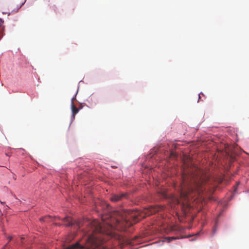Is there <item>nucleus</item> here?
Instances as JSON below:
<instances>
[{"instance_id":"obj_1","label":"nucleus","mask_w":249,"mask_h":249,"mask_svg":"<svg viewBox=\"0 0 249 249\" xmlns=\"http://www.w3.org/2000/svg\"><path fill=\"white\" fill-rule=\"evenodd\" d=\"M210 177L198 171L197 173H192L190 171H184L182 175V182L180 184V200H178L180 203L182 200L184 205L187 203L190 197H193L192 194L195 193L198 195L202 193L209 185Z\"/></svg>"},{"instance_id":"obj_2","label":"nucleus","mask_w":249,"mask_h":249,"mask_svg":"<svg viewBox=\"0 0 249 249\" xmlns=\"http://www.w3.org/2000/svg\"><path fill=\"white\" fill-rule=\"evenodd\" d=\"M146 216L145 213L138 211L123 210L115 212L110 215L103 216L104 225H107L108 230H123Z\"/></svg>"},{"instance_id":"obj_3","label":"nucleus","mask_w":249,"mask_h":249,"mask_svg":"<svg viewBox=\"0 0 249 249\" xmlns=\"http://www.w3.org/2000/svg\"><path fill=\"white\" fill-rule=\"evenodd\" d=\"M90 229L92 233H101L104 232V229L100 223L97 220H94L90 223Z\"/></svg>"},{"instance_id":"obj_4","label":"nucleus","mask_w":249,"mask_h":249,"mask_svg":"<svg viewBox=\"0 0 249 249\" xmlns=\"http://www.w3.org/2000/svg\"><path fill=\"white\" fill-rule=\"evenodd\" d=\"M126 196V194H113L111 196L110 199L112 202H116L122 200L123 198H125Z\"/></svg>"},{"instance_id":"obj_5","label":"nucleus","mask_w":249,"mask_h":249,"mask_svg":"<svg viewBox=\"0 0 249 249\" xmlns=\"http://www.w3.org/2000/svg\"><path fill=\"white\" fill-rule=\"evenodd\" d=\"M64 249H92L89 248L88 247V245H87L86 247L82 246V245H80L79 243L77 242V243H75V244L71 245V246H70L68 247H67Z\"/></svg>"},{"instance_id":"obj_6","label":"nucleus","mask_w":249,"mask_h":249,"mask_svg":"<svg viewBox=\"0 0 249 249\" xmlns=\"http://www.w3.org/2000/svg\"><path fill=\"white\" fill-rule=\"evenodd\" d=\"M62 220L64 222V224L66 226H70L74 224V223L72 222L71 218L70 217H65L62 219Z\"/></svg>"},{"instance_id":"obj_7","label":"nucleus","mask_w":249,"mask_h":249,"mask_svg":"<svg viewBox=\"0 0 249 249\" xmlns=\"http://www.w3.org/2000/svg\"><path fill=\"white\" fill-rule=\"evenodd\" d=\"M88 244H94L95 243V238L92 236L91 233H89V237L86 239Z\"/></svg>"},{"instance_id":"obj_8","label":"nucleus","mask_w":249,"mask_h":249,"mask_svg":"<svg viewBox=\"0 0 249 249\" xmlns=\"http://www.w3.org/2000/svg\"><path fill=\"white\" fill-rule=\"evenodd\" d=\"M71 110H72V117L73 118H74L75 115L79 111V109L74 105V104L72 102H71Z\"/></svg>"},{"instance_id":"obj_9","label":"nucleus","mask_w":249,"mask_h":249,"mask_svg":"<svg viewBox=\"0 0 249 249\" xmlns=\"http://www.w3.org/2000/svg\"><path fill=\"white\" fill-rule=\"evenodd\" d=\"M50 216H45L40 218V221L42 222H49L50 221Z\"/></svg>"},{"instance_id":"obj_10","label":"nucleus","mask_w":249,"mask_h":249,"mask_svg":"<svg viewBox=\"0 0 249 249\" xmlns=\"http://www.w3.org/2000/svg\"><path fill=\"white\" fill-rule=\"evenodd\" d=\"M216 228H213V234H214L216 232Z\"/></svg>"},{"instance_id":"obj_11","label":"nucleus","mask_w":249,"mask_h":249,"mask_svg":"<svg viewBox=\"0 0 249 249\" xmlns=\"http://www.w3.org/2000/svg\"><path fill=\"white\" fill-rule=\"evenodd\" d=\"M8 238L9 239V242L12 240V237L11 236H9Z\"/></svg>"},{"instance_id":"obj_12","label":"nucleus","mask_w":249,"mask_h":249,"mask_svg":"<svg viewBox=\"0 0 249 249\" xmlns=\"http://www.w3.org/2000/svg\"><path fill=\"white\" fill-rule=\"evenodd\" d=\"M202 94V95L204 96L203 94L202 93H200L199 94V99L198 100H199L200 99V95Z\"/></svg>"},{"instance_id":"obj_13","label":"nucleus","mask_w":249,"mask_h":249,"mask_svg":"<svg viewBox=\"0 0 249 249\" xmlns=\"http://www.w3.org/2000/svg\"><path fill=\"white\" fill-rule=\"evenodd\" d=\"M8 243H7L3 247L2 249H5V247L7 246V245H8Z\"/></svg>"},{"instance_id":"obj_14","label":"nucleus","mask_w":249,"mask_h":249,"mask_svg":"<svg viewBox=\"0 0 249 249\" xmlns=\"http://www.w3.org/2000/svg\"><path fill=\"white\" fill-rule=\"evenodd\" d=\"M170 239H172V240H173V239H176V238H175V237H171V238H170Z\"/></svg>"},{"instance_id":"obj_15","label":"nucleus","mask_w":249,"mask_h":249,"mask_svg":"<svg viewBox=\"0 0 249 249\" xmlns=\"http://www.w3.org/2000/svg\"><path fill=\"white\" fill-rule=\"evenodd\" d=\"M23 4H24V2H23V3H22L20 5V6H19V8H20L22 6V5H23Z\"/></svg>"},{"instance_id":"obj_16","label":"nucleus","mask_w":249,"mask_h":249,"mask_svg":"<svg viewBox=\"0 0 249 249\" xmlns=\"http://www.w3.org/2000/svg\"><path fill=\"white\" fill-rule=\"evenodd\" d=\"M78 227L79 228H80V225H79V224H78Z\"/></svg>"}]
</instances>
